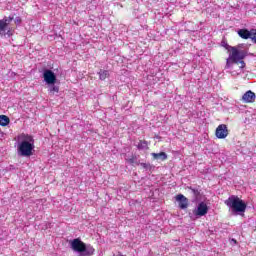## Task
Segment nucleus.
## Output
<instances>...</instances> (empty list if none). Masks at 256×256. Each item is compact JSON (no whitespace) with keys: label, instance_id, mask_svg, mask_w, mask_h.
I'll return each mask as SVG.
<instances>
[{"label":"nucleus","instance_id":"obj_18","mask_svg":"<svg viewBox=\"0 0 256 256\" xmlns=\"http://www.w3.org/2000/svg\"><path fill=\"white\" fill-rule=\"evenodd\" d=\"M126 161H127V163H129L130 165H135V163H137V157L132 156L131 158H127Z\"/></svg>","mask_w":256,"mask_h":256},{"label":"nucleus","instance_id":"obj_12","mask_svg":"<svg viewBox=\"0 0 256 256\" xmlns=\"http://www.w3.org/2000/svg\"><path fill=\"white\" fill-rule=\"evenodd\" d=\"M238 35L239 37H241V39H250L251 37V30H247V29H240L238 30Z\"/></svg>","mask_w":256,"mask_h":256},{"label":"nucleus","instance_id":"obj_8","mask_svg":"<svg viewBox=\"0 0 256 256\" xmlns=\"http://www.w3.org/2000/svg\"><path fill=\"white\" fill-rule=\"evenodd\" d=\"M256 95L253 91L248 90L244 95H242L241 101L243 103H255Z\"/></svg>","mask_w":256,"mask_h":256},{"label":"nucleus","instance_id":"obj_9","mask_svg":"<svg viewBox=\"0 0 256 256\" xmlns=\"http://www.w3.org/2000/svg\"><path fill=\"white\" fill-rule=\"evenodd\" d=\"M13 21V18L4 17L2 20H0V35H5V31H7L8 25Z\"/></svg>","mask_w":256,"mask_h":256},{"label":"nucleus","instance_id":"obj_14","mask_svg":"<svg viewBox=\"0 0 256 256\" xmlns=\"http://www.w3.org/2000/svg\"><path fill=\"white\" fill-rule=\"evenodd\" d=\"M11 123V120L5 116V115H0V125L1 127H7Z\"/></svg>","mask_w":256,"mask_h":256},{"label":"nucleus","instance_id":"obj_2","mask_svg":"<svg viewBox=\"0 0 256 256\" xmlns=\"http://www.w3.org/2000/svg\"><path fill=\"white\" fill-rule=\"evenodd\" d=\"M17 152L20 157H31L35 151V140L29 134H20L16 138Z\"/></svg>","mask_w":256,"mask_h":256},{"label":"nucleus","instance_id":"obj_3","mask_svg":"<svg viewBox=\"0 0 256 256\" xmlns=\"http://www.w3.org/2000/svg\"><path fill=\"white\" fill-rule=\"evenodd\" d=\"M224 203L231 209L232 213H245L247 209V204L236 195L230 196Z\"/></svg>","mask_w":256,"mask_h":256},{"label":"nucleus","instance_id":"obj_7","mask_svg":"<svg viewBox=\"0 0 256 256\" xmlns=\"http://www.w3.org/2000/svg\"><path fill=\"white\" fill-rule=\"evenodd\" d=\"M215 135H216L217 139H226V137L229 135V130L227 129V125L220 124L216 128Z\"/></svg>","mask_w":256,"mask_h":256},{"label":"nucleus","instance_id":"obj_17","mask_svg":"<svg viewBox=\"0 0 256 256\" xmlns=\"http://www.w3.org/2000/svg\"><path fill=\"white\" fill-rule=\"evenodd\" d=\"M250 39L256 43V29H251L250 30Z\"/></svg>","mask_w":256,"mask_h":256},{"label":"nucleus","instance_id":"obj_5","mask_svg":"<svg viewBox=\"0 0 256 256\" xmlns=\"http://www.w3.org/2000/svg\"><path fill=\"white\" fill-rule=\"evenodd\" d=\"M192 213L195 217H205V215L209 213V206H207V203L205 202H200Z\"/></svg>","mask_w":256,"mask_h":256},{"label":"nucleus","instance_id":"obj_15","mask_svg":"<svg viewBox=\"0 0 256 256\" xmlns=\"http://www.w3.org/2000/svg\"><path fill=\"white\" fill-rule=\"evenodd\" d=\"M107 77H109V71H107V70H100V72H99V79L101 81H105L107 79Z\"/></svg>","mask_w":256,"mask_h":256},{"label":"nucleus","instance_id":"obj_16","mask_svg":"<svg viewBox=\"0 0 256 256\" xmlns=\"http://www.w3.org/2000/svg\"><path fill=\"white\" fill-rule=\"evenodd\" d=\"M49 93L50 95H55V93H59V87L55 86V84H49Z\"/></svg>","mask_w":256,"mask_h":256},{"label":"nucleus","instance_id":"obj_4","mask_svg":"<svg viewBox=\"0 0 256 256\" xmlns=\"http://www.w3.org/2000/svg\"><path fill=\"white\" fill-rule=\"evenodd\" d=\"M71 248L73 251L80 253V256H91L95 253V248L91 245H86L79 239H74L71 242Z\"/></svg>","mask_w":256,"mask_h":256},{"label":"nucleus","instance_id":"obj_6","mask_svg":"<svg viewBox=\"0 0 256 256\" xmlns=\"http://www.w3.org/2000/svg\"><path fill=\"white\" fill-rule=\"evenodd\" d=\"M44 81L47 85H55L57 83V76L55 73L49 69L44 70L43 73Z\"/></svg>","mask_w":256,"mask_h":256},{"label":"nucleus","instance_id":"obj_13","mask_svg":"<svg viewBox=\"0 0 256 256\" xmlns=\"http://www.w3.org/2000/svg\"><path fill=\"white\" fill-rule=\"evenodd\" d=\"M137 149H139L140 151H147V149H149V144L147 143V141L140 140L137 145Z\"/></svg>","mask_w":256,"mask_h":256},{"label":"nucleus","instance_id":"obj_11","mask_svg":"<svg viewBox=\"0 0 256 256\" xmlns=\"http://www.w3.org/2000/svg\"><path fill=\"white\" fill-rule=\"evenodd\" d=\"M153 159L156 161H165L167 160V153L165 152H160V153H152L151 154Z\"/></svg>","mask_w":256,"mask_h":256},{"label":"nucleus","instance_id":"obj_10","mask_svg":"<svg viewBox=\"0 0 256 256\" xmlns=\"http://www.w3.org/2000/svg\"><path fill=\"white\" fill-rule=\"evenodd\" d=\"M176 201L178 202L180 209H187V207H189L187 197H185L183 194L177 195Z\"/></svg>","mask_w":256,"mask_h":256},{"label":"nucleus","instance_id":"obj_19","mask_svg":"<svg viewBox=\"0 0 256 256\" xmlns=\"http://www.w3.org/2000/svg\"><path fill=\"white\" fill-rule=\"evenodd\" d=\"M141 166L144 168V169H147L149 167V165L147 163H142Z\"/></svg>","mask_w":256,"mask_h":256},{"label":"nucleus","instance_id":"obj_1","mask_svg":"<svg viewBox=\"0 0 256 256\" xmlns=\"http://www.w3.org/2000/svg\"><path fill=\"white\" fill-rule=\"evenodd\" d=\"M226 49L230 51L229 57L226 60V66L225 69H231V67L237 65L240 61V66L238 67V70H232L229 73L233 75L234 77L236 75H240L241 69H245V61H243L244 57H247V51L245 50H238L235 47H231L229 45L226 46Z\"/></svg>","mask_w":256,"mask_h":256}]
</instances>
